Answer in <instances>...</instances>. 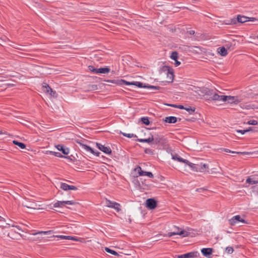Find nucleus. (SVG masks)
Segmentation results:
<instances>
[{
  "label": "nucleus",
  "mask_w": 258,
  "mask_h": 258,
  "mask_svg": "<svg viewBox=\"0 0 258 258\" xmlns=\"http://www.w3.org/2000/svg\"><path fill=\"white\" fill-rule=\"evenodd\" d=\"M12 227H15L17 228L20 230H21L19 226H15V225H12Z\"/></svg>",
  "instance_id": "nucleus-57"
},
{
  "label": "nucleus",
  "mask_w": 258,
  "mask_h": 258,
  "mask_svg": "<svg viewBox=\"0 0 258 258\" xmlns=\"http://www.w3.org/2000/svg\"><path fill=\"white\" fill-rule=\"evenodd\" d=\"M153 144H164L166 143V140L163 136L157 135L153 137Z\"/></svg>",
  "instance_id": "nucleus-11"
},
{
  "label": "nucleus",
  "mask_w": 258,
  "mask_h": 258,
  "mask_svg": "<svg viewBox=\"0 0 258 258\" xmlns=\"http://www.w3.org/2000/svg\"><path fill=\"white\" fill-rule=\"evenodd\" d=\"M246 183L250 184H254L258 183V180H254L251 179L250 177H248L246 180Z\"/></svg>",
  "instance_id": "nucleus-30"
},
{
  "label": "nucleus",
  "mask_w": 258,
  "mask_h": 258,
  "mask_svg": "<svg viewBox=\"0 0 258 258\" xmlns=\"http://www.w3.org/2000/svg\"><path fill=\"white\" fill-rule=\"evenodd\" d=\"M196 108H192L190 106H187L185 107L184 110L188 111L190 114H192L193 112H195Z\"/></svg>",
  "instance_id": "nucleus-35"
},
{
  "label": "nucleus",
  "mask_w": 258,
  "mask_h": 258,
  "mask_svg": "<svg viewBox=\"0 0 258 258\" xmlns=\"http://www.w3.org/2000/svg\"><path fill=\"white\" fill-rule=\"evenodd\" d=\"M164 120L165 122H167V123H174L177 121V119L175 116H168V117H165V119H164Z\"/></svg>",
  "instance_id": "nucleus-21"
},
{
  "label": "nucleus",
  "mask_w": 258,
  "mask_h": 258,
  "mask_svg": "<svg viewBox=\"0 0 258 258\" xmlns=\"http://www.w3.org/2000/svg\"><path fill=\"white\" fill-rule=\"evenodd\" d=\"M106 81L109 83H111L116 84L117 85H120V82H119V80H108Z\"/></svg>",
  "instance_id": "nucleus-41"
},
{
  "label": "nucleus",
  "mask_w": 258,
  "mask_h": 258,
  "mask_svg": "<svg viewBox=\"0 0 258 258\" xmlns=\"http://www.w3.org/2000/svg\"><path fill=\"white\" fill-rule=\"evenodd\" d=\"M45 85H47V88L48 89H49L50 91V92L49 93V94L54 97V98H56L57 96V94L56 93V91H53L49 86L48 85H47V84H45Z\"/></svg>",
  "instance_id": "nucleus-28"
},
{
  "label": "nucleus",
  "mask_w": 258,
  "mask_h": 258,
  "mask_svg": "<svg viewBox=\"0 0 258 258\" xmlns=\"http://www.w3.org/2000/svg\"><path fill=\"white\" fill-rule=\"evenodd\" d=\"M110 70V69L108 68H100L97 69L96 74H108Z\"/></svg>",
  "instance_id": "nucleus-24"
},
{
  "label": "nucleus",
  "mask_w": 258,
  "mask_h": 258,
  "mask_svg": "<svg viewBox=\"0 0 258 258\" xmlns=\"http://www.w3.org/2000/svg\"><path fill=\"white\" fill-rule=\"evenodd\" d=\"M199 255L197 251H192L183 254L178 255V258H194L197 257Z\"/></svg>",
  "instance_id": "nucleus-10"
},
{
  "label": "nucleus",
  "mask_w": 258,
  "mask_h": 258,
  "mask_svg": "<svg viewBox=\"0 0 258 258\" xmlns=\"http://www.w3.org/2000/svg\"><path fill=\"white\" fill-rule=\"evenodd\" d=\"M188 33L190 35H194L195 33V32L194 30H190V31H188Z\"/></svg>",
  "instance_id": "nucleus-55"
},
{
  "label": "nucleus",
  "mask_w": 258,
  "mask_h": 258,
  "mask_svg": "<svg viewBox=\"0 0 258 258\" xmlns=\"http://www.w3.org/2000/svg\"><path fill=\"white\" fill-rule=\"evenodd\" d=\"M144 152L146 154L153 155L154 154V151L149 148H146L145 149Z\"/></svg>",
  "instance_id": "nucleus-40"
},
{
  "label": "nucleus",
  "mask_w": 258,
  "mask_h": 258,
  "mask_svg": "<svg viewBox=\"0 0 258 258\" xmlns=\"http://www.w3.org/2000/svg\"><path fill=\"white\" fill-rule=\"evenodd\" d=\"M226 46L227 47V48H228V49H230L231 47V50L233 49V45L231 43H228L227 44H226Z\"/></svg>",
  "instance_id": "nucleus-49"
},
{
  "label": "nucleus",
  "mask_w": 258,
  "mask_h": 258,
  "mask_svg": "<svg viewBox=\"0 0 258 258\" xmlns=\"http://www.w3.org/2000/svg\"><path fill=\"white\" fill-rule=\"evenodd\" d=\"M160 239H156L155 238V240L154 241H158V240H160Z\"/></svg>",
  "instance_id": "nucleus-61"
},
{
  "label": "nucleus",
  "mask_w": 258,
  "mask_h": 258,
  "mask_svg": "<svg viewBox=\"0 0 258 258\" xmlns=\"http://www.w3.org/2000/svg\"><path fill=\"white\" fill-rule=\"evenodd\" d=\"M213 249L212 248H203L201 249V252L205 256L210 258L212 255Z\"/></svg>",
  "instance_id": "nucleus-15"
},
{
  "label": "nucleus",
  "mask_w": 258,
  "mask_h": 258,
  "mask_svg": "<svg viewBox=\"0 0 258 258\" xmlns=\"http://www.w3.org/2000/svg\"><path fill=\"white\" fill-rule=\"evenodd\" d=\"M248 123L250 125H257L258 123V122L256 120H250L248 121Z\"/></svg>",
  "instance_id": "nucleus-46"
},
{
  "label": "nucleus",
  "mask_w": 258,
  "mask_h": 258,
  "mask_svg": "<svg viewBox=\"0 0 258 258\" xmlns=\"http://www.w3.org/2000/svg\"><path fill=\"white\" fill-rule=\"evenodd\" d=\"M135 171H137L138 173L139 176H143V170L140 166H138L135 169Z\"/></svg>",
  "instance_id": "nucleus-36"
},
{
  "label": "nucleus",
  "mask_w": 258,
  "mask_h": 258,
  "mask_svg": "<svg viewBox=\"0 0 258 258\" xmlns=\"http://www.w3.org/2000/svg\"><path fill=\"white\" fill-rule=\"evenodd\" d=\"M146 176H147L150 178H153L154 177L153 174L151 172H148V173H146Z\"/></svg>",
  "instance_id": "nucleus-51"
},
{
  "label": "nucleus",
  "mask_w": 258,
  "mask_h": 258,
  "mask_svg": "<svg viewBox=\"0 0 258 258\" xmlns=\"http://www.w3.org/2000/svg\"><path fill=\"white\" fill-rule=\"evenodd\" d=\"M249 19H250L249 17H247L244 16L238 15L236 19L233 18L231 19L230 20V22L227 23L226 24H235L237 22L243 23L250 21ZM251 19H252L250 20L251 21H254L255 20V19L254 18H251Z\"/></svg>",
  "instance_id": "nucleus-3"
},
{
  "label": "nucleus",
  "mask_w": 258,
  "mask_h": 258,
  "mask_svg": "<svg viewBox=\"0 0 258 258\" xmlns=\"http://www.w3.org/2000/svg\"><path fill=\"white\" fill-rule=\"evenodd\" d=\"M77 143L79 144L80 146L81 147L82 149L84 150L87 153H90L96 156H99L100 153L98 151H95L93 149L91 148L90 146H87L86 144L83 143L81 141H77Z\"/></svg>",
  "instance_id": "nucleus-5"
},
{
  "label": "nucleus",
  "mask_w": 258,
  "mask_h": 258,
  "mask_svg": "<svg viewBox=\"0 0 258 258\" xmlns=\"http://www.w3.org/2000/svg\"><path fill=\"white\" fill-rule=\"evenodd\" d=\"M146 88H151V89H156V90H159L160 87H158V86H154L149 85V86H146Z\"/></svg>",
  "instance_id": "nucleus-48"
},
{
  "label": "nucleus",
  "mask_w": 258,
  "mask_h": 258,
  "mask_svg": "<svg viewBox=\"0 0 258 258\" xmlns=\"http://www.w3.org/2000/svg\"><path fill=\"white\" fill-rule=\"evenodd\" d=\"M119 82H120V85H133L134 84V82H127L126 81H125L124 80H119Z\"/></svg>",
  "instance_id": "nucleus-33"
},
{
  "label": "nucleus",
  "mask_w": 258,
  "mask_h": 258,
  "mask_svg": "<svg viewBox=\"0 0 258 258\" xmlns=\"http://www.w3.org/2000/svg\"><path fill=\"white\" fill-rule=\"evenodd\" d=\"M23 206L26 207L29 209H37V204L34 202H28L27 201H25L23 202L22 203Z\"/></svg>",
  "instance_id": "nucleus-17"
},
{
  "label": "nucleus",
  "mask_w": 258,
  "mask_h": 258,
  "mask_svg": "<svg viewBox=\"0 0 258 258\" xmlns=\"http://www.w3.org/2000/svg\"><path fill=\"white\" fill-rule=\"evenodd\" d=\"M153 136H151L148 139H138L137 140V141L141 142V143H150L152 142L153 143Z\"/></svg>",
  "instance_id": "nucleus-23"
},
{
  "label": "nucleus",
  "mask_w": 258,
  "mask_h": 258,
  "mask_svg": "<svg viewBox=\"0 0 258 258\" xmlns=\"http://www.w3.org/2000/svg\"><path fill=\"white\" fill-rule=\"evenodd\" d=\"M63 202H64V205L66 204L73 205L75 204V202H74L73 201H63Z\"/></svg>",
  "instance_id": "nucleus-47"
},
{
  "label": "nucleus",
  "mask_w": 258,
  "mask_h": 258,
  "mask_svg": "<svg viewBox=\"0 0 258 258\" xmlns=\"http://www.w3.org/2000/svg\"><path fill=\"white\" fill-rule=\"evenodd\" d=\"M177 108L179 109H184L185 107L181 105H178V106H177Z\"/></svg>",
  "instance_id": "nucleus-54"
},
{
  "label": "nucleus",
  "mask_w": 258,
  "mask_h": 258,
  "mask_svg": "<svg viewBox=\"0 0 258 258\" xmlns=\"http://www.w3.org/2000/svg\"><path fill=\"white\" fill-rule=\"evenodd\" d=\"M133 85L136 86L139 88H146V86H143V84L140 82H134Z\"/></svg>",
  "instance_id": "nucleus-37"
},
{
  "label": "nucleus",
  "mask_w": 258,
  "mask_h": 258,
  "mask_svg": "<svg viewBox=\"0 0 258 258\" xmlns=\"http://www.w3.org/2000/svg\"><path fill=\"white\" fill-rule=\"evenodd\" d=\"M8 236L13 239H18V237H19L21 236L20 233L16 232L14 231L11 230L10 232H9L8 233Z\"/></svg>",
  "instance_id": "nucleus-20"
},
{
  "label": "nucleus",
  "mask_w": 258,
  "mask_h": 258,
  "mask_svg": "<svg viewBox=\"0 0 258 258\" xmlns=\"http://www.w3.org/2000/svg\"><path fill=\"white\" fill-rule=\"evenodd\" d=\"M45 83H44L43 85V87L45 88V90H44V91H45L46 92H47L48 93H49L50 92V91L49 89H48L47 88V85H45Z\"/></svg>",
  "instance_id": "nucleus-52"
},
{
  "label": "nucleus",
  "mask_w": 258,
  "mask_h": 258,
  "mask_svg": "<svg viewBox=\"0 0 258 258\" xmlns=\"http://www.w3.org/2000/svg\"><path fill=\"white\" fill-rule=\"evenodd\" d=\"M0 228H1L2 229H4V226H1Z\"/></svg>",
  "instance_id": "nucleus-60"
},
{
  "label": "nucleus",
  "mask_w": 258,
  "mask_h": 258,
  "mask_svg": "<svg viewBox=\"0 0 258 258\" xmlns=\"http://www.w3.org/2000/svg\"><path fill=\"white\" fill-rule=\"evenodd\" d=\"M4 134L1 130H0V135Z\"/></svg>",
  "instance_id": "nucleus-62"
},
{
  "label": "nucleus",
  "mask_w": 258,
  "mask_h": 258,
  "mask_svg": "<svg viewBox=\"0 0 258 258\" xmlns=\"http://www.w3.org/2000/svg\"><path fill=\"white\" fill-rule=\"evenodd\" d=\"M218 53L223 56H225L227 54V49L225 47H221L218 48Z\"/></svg>",
  "instance_id": "nucleus-25"
},
{
  "label": "nucleus",
  "mask_w": 258,
  "mask_h": 258,
  "mask_svg": "<svg viewBox=\"0 0 258 258\" xmlns=\"http://www.w3.org/2000/svg\"><path fill=\"white\" fill-rule=\"evenodd\" d=\"M146 173H148V172L143 171V172H142L143 176H144V175L146 176Z\"/></svg>",
  "instance_id": "nucleus-58"
},
{
  "label": "nucleus",
  "mask_w": 258,
  "mask_h": 258,
  "mask_svg": "<svg viewBox=\"0 0 258 258\" xmlns=\"http://www.w3.org/2000/svg\"><path fill=\"white\" fill-rule=\"evenodd\" d=\"M257 38L258 39V36H257Z\"/></svg>",
  "instance_id": "nucleus-63"
},
{
  "label": "nucleus",
  "mask_w": 258,
  "mask_h": 258,
  "mask_svg": "<svg viewBox=\"0 0 258 258\" xmlns=\"http://www.w3.org/2000/svg\"><path fill=\"white\" fill-rule=\"evenodd\" d=\"M174 64L176 67H177L180 64V62L176 59L175 60Z\"/></svg>",
  "instance_id": "nucleus-53"
},
{
  "label": "nucleus",
  "mask_w": 258,
  "mask_h": 258,
  "mask_svg": "<svg viewBox=\"0 0 258 258\" xmlns=\"http://www.w3.org/2000/svg\"><path fill=\"white\" fill-rule=\"evenodd\" d=\"M216 92H213V90H208L206 92V95H210L212 96L214 94H215Z\"/></svg>",
  "instance_id": "nucleus-45"
},
{
  "label": "nucleus",
  "mask_w": 258,
  "mask_h": 258,
  "mask_svg": "<svg viewBox=\"0 0 258 258\" xmlns=\"http://www.w3.org/2000/svg\"><path fill=\"white\" fill-rule=\"evenodd\" d=\"M57 149L61 151L64 155H68L69 154V149L68 148H66L62 145H58L56 146Z\"/></svg>",
  "instance_id": "nucleus-18"
},
{
  "label": "nucleus",
  "mask_w": 258,
  "mask_h": 258,
  "mask_svg": "<svg viewBox=\"0 0 258 258\" xmlns=\"http://www.w3.org/2000/svg\"><path fill=\"white\" fill-rule=\"evenodd\" d=\"M222 150L226 152H227V153H235V154H241V155H248V154H250V153L246 152H242L232 151L228 149H223Z\"/></svg>",
  "instance_id": "nucleus-26"
},
{
  "label": "nucleus",
  "mask_w": 258,
  "mask_h": 258,
  "mask_svg": "<svg viewBox=\"0 0 258 258\" xmlns=\"http://www.w3.org/2000/svg\"><path fill=\"white\" fill-rule=\"evenodd\" d=\"M141 120L142 122L146 125H149L150 124V121L148 117H143L141 118Z\"/></svg>",
  "instance_id": "nucleus-38"
},
{
  "label": "nucleus",
  "mask_w": 258,
  "mask_h": 258,
  "mask_svg": "<svg viewBox=\"0 0 258 258\" xmlns=\"http://www.w3.org/2000/svg\"><path fill=\"white\" fill-rule=\"evenodd\" d=\"M88 68H89V70L91 72H93V73H94L95 74L97 73V69L95 68L94 66H89L88 67Z\"/></svg>",
  "instance_id": "nucleus-43"
},
{
  "label": "nucleus",
  "mask_w": 258,
  "mask_h": 258,
  "mask_svg": "<svg viewBox=\"0 0 258 258\" xmlns=\"http://www.w3.org/2000/svg\"><path fill=\"white\" fill-rule=\"evenodd\" d=\"M13 143L14 145H17L18 147H19L21 149H23L26 148L25 144L22 142H19L17 141L14 140L13 141Z\"/></svg>",
  "instance_id": "nucleus-27"
},
{
  "label": "nucleus",
  "mask_w": 258,
  "mask_h": 258,
  "mask_svg": "<svg viewBox=\"0 0 258 258\" xmlns=\"http://www.w3.org/2000/svg\"><path fill=\"white\" fill-rule=\"evenodd\" d=\"M249 131V130H237V132L240 133L241 134H244L246 132H247Z\"/></svg>",
  "instance_id": "nucleus-50"
},
{
  "label": "nucleus",
  "mask_w": 258,
  "mask_h": 258,
  "mask_svg": "<svg viewBox=\"0 0 258 258\" xmlns=\"http://www.w3.org/2000/svg\"><path fill=\"white\" fill-rule=\"evenodd\" d=\"M160 235H156L154 238H156V239H159L158 237V236H159Z\"/></svg>",
  "instance_id": "nucleus-59"
},
{
  "label": "nucleus",
  "mask_w": 258,
  "mask_h": 258,
  "mask_svg": "<svg viewBox=\"0 0 258 258\" xmlns=\"http://www.w3.org/2000/svg\"><path fill=\"white\" fill-rule=\"evenodd\" d=\"M170 58L175 60L178 58V53L176 51H173L170 55Z\"/></svg>",
  "instance_id": "nucleus-34"
},
{
  "label": "nucleus",
  "mask_w": 258,
  "mask_h": 258,
  "mask_svg": "<svg viewBox=\"0 0 258 258\" xmlns=\"http://www.w3.org/2000/svg\"><path fill=\"white\" fill-rule=\"evenodd\" d=\"M161 71L166 74L167 78V80L166 81L167 82H172L174 78V72L172 68L167 66H164L161 68Z\"/></svg>",
  "instance_id": "nucleus-2"
},
{
  "label": "nucleus",
  "mask_w": 258,
  "mask_h": 258,
  "mask_svg": "<svg viewBox=\"0 0 258 258\" xmlns=\"http://www.w3.org/2000/svg\"><path fill=\"white\" fill-rule=\"evenodd\" d=\"M60 187L63 190L66 191L68 190H76L78 189L76 186L74 185H70L66 183H61Z\"/></svg>",
  "instance_id": "nucleus-16"
},
{
  "label": "nucleus",
  "mask_w": 258,
  "mask_h": 258,
  "mask_svg": "<svg viewBox=\"0 0 258 258\" xmlns=\"http://www.w3.org/2000/svg\"><path fill=\"white\" fill-rule=\"evenodd\" d=\"M226 96L219 95L215 93L213 95L210 97L209 99L213 101L226 102Z\"/></svg>",
  "instance_id": "nucleus-8"
},
{
  "label": "nucleus",
  "mask_w": 258,
  "mask_h": 258,
  "mask_svg": "<svg viewBox=\"0 0 258 258\" xmlns=\"http://www.w3.org/2000/svg\"><path fill=\"white\" fill-rule=\"evenodd\" d=\"M188 165L193 171L197 172H205L209 169L208 165L205 163L193 164L189 162Z\"/></svg>",
  "instance_id": "nucleus-1"
},
{
  "label": "nucleus",
  "mask_w": 258,
  "mask_h": 258,
  "mask_svg": "<svg viewBox=\"0 0 258 258\" xmlns=\"http://www.w3.org/2000/svg\"><path fill=\"white\" fill-rule=\"evenodd\" d=\"M121 134L123 135V136L127 137L128 138L137 137V136L133 134H127V133H121Z\"/></svg>",
  "instance_id": "nucleus-39"
},
{
  "label": "nucleus",
  "mask_w": 258,
  "mask_h": 258,
  "mask_svg": "<svg viewBox=\"0 0 258 258\" xmlns=\"http://www.w3.org/2000/svg\"><path fill=\"white\" fill-rule=\"evenodd\" d=\"M63 206H64L63 201H57V202L53 204V207L54 208L62 207Z\"/></svg>",
  "instance_id": "nucleus-32"
},
{
  "label": "nucleus",
  "mask_w": 258,
  "mask_h": 258,
  "mask_svg": "<svg viewBox=\"0 0 258 258\" xmlns=\"http://www.w3.org/2000/svg\"><path fill=\"white\" fill-rule=\"evenodd\" d=\"M52 237L60 238L61 239L72 240L76 241H79L78 238H77L76 237L71 236L57 235H53Z\"/></svg>",
  "instance_id": "nucleus-14"
},
{
  "label": "nucleus",
  "mask_w": 258,
  "mask_h": 258,
  "mask_svg": "<svg viewBox=\"0 0 258 258\" xmlns=\"http://www.w3.org/2000/svg\"><path fill=\"white\" fill-rule=\"evenodd\" d=\"M225 251L227 253H231L233 251V248L232 247L228 246L226 248Z\"/></svg>",
  "instance_id": "nucleus-44"
},
{
  "label": "nucleus",
  "mask_w": 258,
  "mask_h": 258,
  "mask_svg": "<svg viewBox=\"0 0 258 258\" xmlns=\"http://www.w3.org/2000/svg\"><path fill=\"white\" fill-rule=\"evenodd\" d=\"M168 105L170 106L174 107L175 108H177V106H178L177 105H175V104H168Z\"/></svg>",
  "instance_id": "nucleus-56"
},
{
  "label": "nucleus",
  "mask_w": 258,
  "mask_h": 258,
  "mask_svg": "<svg viewBox=\"0 0 258 258\" xmlns=\"http://www.w3.org/2000/svg\"><path fill=\"white\" fill-rule=\"evenodd\" d=\"M105 250L106 252H107L110 254H112L113 255H117V256L119 255V254H118V253L116 251H115V250H113L112 249H111L108 247H105Z\"/></svg>",
  "instance_id": "nucleus-31"
},
{
  "label": "nucleus",
  "mask_w": 258,
  "mask_h": 258,
  "mask_svg": "<svg viewBox=\"0 0 258 258\" xmlns=\"http://www.w3.org/2000/svg\"><path fill=\"white\" fill-rule=\"evenodd\" d=\"M106 205L109 208L115 209L117 212H119L121 210L120 205L119 203L106 200Z\"/></svg>",
  "instance_id": "nucleus-7"
},
{
  "label": "nucleus",
  "mask_w": 258,
  "mask_h": 258,
  "mask_svg": "<svg viewBox=\"0 0 258 258\" xmlns=\"http://www.w3.org/2000/svg\"><path fill=\"white\" fill-rule=\"evenodd\" d=\"M52 232H53V231H52V230H49V231H39L37 232L34 233L33 235H38V234H42L47 235V234H50Z\"/></svg>",
  "instance_id": "nucleus-29"
},
{
  "label": "nucleus",
  "mask_w": 258,
  "mask_h": 258,
  "mask_svg": "<svg viewBox=\"0 0 258 258\" xmlns=\"http://www.w3.org/2000/svg\"><path fill=\"white\" fill-rule=\"evenodd\" d=\"M174 228L176 229V231L172 232H169L167 234L164 235V236H168L170 237L173 235H179L184 237L188 235V233L187 231L182 230L179 227L174 226Z\"/></svg>",
  "instance_id": "nucleus-4"
},
{
  "label": "nucleus",
  "mask_w": 258,
  "mask_h": 258,
  "mask_svg": "<svg viewBox=\"0 0 258 258\" xmlns=\"http://www.w3.org/2000/svg\"><path fill=\"white\" fill-rule=\"evenodd\" d=\"M226 101L228 103L237 104L240 102L237 96H226Z\"/></svg>",
  "instance_id": "nucleus-13"
},
{
  "label": "nucleus",
  "mask_w": 258,
  "mask_h": 258,
  "mask_svg": "<svg viewBox=\"0 0 258 258\" xmlns=\"http://www.w3.org/2000/svg\"><path fill=\"white\" fill-rule=\"evenodd\" d=\"M50 153L51 154L54 155L56 157H64L59 152L50 151Z\"/></svg>",
  "instance_id": "nucleus-42"
},
{
  "label": "nucleus",
  "mask_w": 258,
  "mask_h": 258,
  "mask_svg": "<svg viewBox=\"0 0 258 258\" xmlns=\"http://www.w3.org/2000/svg\"><path fill=\"white\" fill-rule=\"evenodd\" d=\"M96 146L100 150L106 154L110 155L112 153L111 149L109 147H106L104 145L98 143H96Z\"/></svg>",
  "instance_id": "nucleus-9"
},
{
  "label": "nucleus",
  "mask_w": 258,
  "mask_h": 258,
  "mask_svg": "<svg viewBox=\"0 0 258 258\" xmlns=\"http://www.w3.org/2000/svg\"><path fill=\"white\" fill-rule=\"evenodd\" d=\"M172 159L174 160H177L178 161V162H182V163H185L186 164H187V165H188L189 164V161H188L187 160H186V159H184L182 158H181L180 157H179L177 154H174V155H172Z\"/></svg>",
  "instance_id": "nucleus-19"
},
{
  "label": "nucleus",
  "mask_w": 258,
  "mask_h": 258,
  "mask_svg": "<svg viewBox=\"0 0 258 258\" xmlns=\"http://www.w3.org/2000/svg\"><path fill=\"white\" fill-rule=\"evenodd\" d=\"M240 107L243 109H255L257 108V107H256L255 106V105L253 104H241L240 105Z\"/></svg>",
  "instance_id": "nucleus-22"
},
{
  "label": "nucleus",
  "mask_w": 258,
  "mask_h": 258,
  "mask_svg": "<svg viewBox=\"0 0 258 258\" xmlns=\"http://www.w3.org/2000/svg\"><path fill=\"white\" fill-rule=\"evenodd\" d=\"M146 207L150 209H154L157 207V202L154 199L146 200Z\"/></svg>",
  "instance_id": "nucleus-12"
},
{
  "label": "nucleus",
  "mask_w": 258,
  "mask_h": 258,
  "mask_svg": "<svg viewBox=\"0 0 258 258\" xmlns=\"http://www.w3.org/2000/svg\"><path fill=\"white\" fill-rule=\"evenodd\" d=\"M239 222L245 224L247 223V222L244 219H242L239 215H236L229 220V223L231 226H234Z\"/></svg>",
  "instance_id": "nucleus-6"
}]
</instances>
